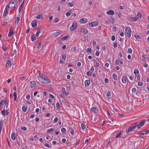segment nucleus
I'll use <instances>...</instances> for the list:
<instances>
[{"instance_id": "nucleus-53", "label": "nucleus", "mask_w": 149, "mask_h": 149, "mask_svg": "<svg viewBox=\"0 0 149 149\" xmlns=\"http://www.w3.org/2000/svg\"><path fill=\"white\" fill-rule=\"evenodd\" d=\"M86 74L88 76H91V74H92V73L91 72H90V71H88L87 72H86Z\"/></svg>"}, {"instance_id": "nucleus-24", "label": "nucleus", "mask_w": 149, "mask_h": 149, "mask_svg": "<svg viewBox=\"0 0 149 149\" xmlns=\"http://www.w3.org/2000/svg\"><path fill=\"white\" fill-rule=\"evenodd\" d=\"M37 23L36 22H34L32 23V26L33 28H36L37 26Z\"/></svg>"}, {"instance_id": "nucleus-58", "label": "nucleus", "mask_w": 149, "mask_h": 149, "mask_svg": "<svg viewBox=\"0 0 149 149\" xmlns=\"http://www.w3.org/2000/svg\"><path fill=\"white\" fill-rule=\"evenodd\" d=\"M143 85V83L142 82H139L138 83V86H142Z\"/></svg>"}, {"instance_id": "nucleus-43", "label": "nucleus", "mask_w": 149, "mask_h": 149, "mask_svg": "<svg viewBox=\"0 0 149 149\" xmlns=\"http://www.w3.org/2000/svg\"><path fill=\"white\" fill-rule=\"evenodd\" d=\"M93 85L94 86H96L97 84V82L96 81H92Z\"/></svg>"}, {"instance_id": "nucleus-64", "label": "nucleus", "mask_w": 149, "mask_h": 149, "mask_svg": "<svg viewBox=\"0 0 149 149\" xmlns=\"http://www.w3.org/2000/svg\"><path fill=\"white\" fill-rule=\"evenodd\" d=\"M116 27L114 26L112 28V31H116Z\"/></svg>"}, {"instance_id": "nucleus-46", "label": "nucleus", "mask_w": 149, "mask_h": 149, "mask_svg": "<svg viewBox=\"0 0 149 149\" xmlns=\"http://www.w3.org/2000/svg\"><path fill=\"white\" fill-rule=\"evenodd\" d=\"M68 4L69 5V6L71 7H72L74 6V4L73 3V2H72L71 3L69 2Z\"/></svg>"}, {"instance_id": "nucleus-13", "label": "nucleus", "mask_w": 149, "mask_h": 149, "mask_svg": "<svg viewBox=\"0 0 149 149\" xmlns=\"http://www.w3.org/2000/svg\"><path fill=\"white\" fill-rule=\"evenodd\" d=\"M88 21L87 19L85 18L81 19L79 21L80 23L81 24H84L86 23Z\"/></svg>"}, {"instance_id": "nucleus-56", "label": "nucleus", "mask_w": 149, "mask_h": 149, "mask_svg": "<svg viewBox=\"0 0 149 149\" xmlns=\"http://www.w3.org/2000/svg\"><path fill=\"white\" fill-rule=\"evenodd\" d=\"M132 92L136 93V90L135 88H133L132 89Z\"/></svg>"}, {"instance_id": "nucleus-35", "label": "nucleus", "mask_w": 149, "mask_h": 149, "mask_svg": "<svg viewBox=\"0 0 149 149\" xmlns=\"http://www.w3.org/2000/svg\"><path fill=\"white\" fill-rule=\"evenodd\" d=\"M61 131L62 133H65L66 130L65 128L63 127L61 129Z\"/></svg>"}, {"instance_id": "nucleus-55", "label": "nucleus", "mask_w": 149, "mask_h": 149, "mask_svg": "<svg viewBox=\"0 0 149 149\" xmlns=\"http://www.w3.org/2000/svg\"><path fill=\"white\" fill-rule=\"evenodd\" d=\"M95 55L97 56H99L100 55L99 52L98 51H96L95 54Z\"/></svg>"}, {"instance_id": "nucleus-18", "label": "nucleus", "mask_w": 149, "mask_h": 149, "mask_svg": "<svg viewBox=\"0 0 149 149\" xmlns=\"http://www.w3.org/2000/svg\"><path fill=\"white\" fill-rule=\"evenodd\" d=\"M69 95V93L66 92H63L61 94V96L62 97H64L65 96H67Z\"/></svg>"}, {"instance_id": "nucleus-63", "label": "nucleus", "mask_w": 149, "mask_h": 149, "mask_svg": "<svg viewBox=\"0 0 149 149\" xmlns=\"http://www.w3.org/2000/svg\"><path fill=\"white\" fill-rule=\"evenodd\" d=\"M60 20V19L59 18H56V19H55V23H57Z\"/></svg>"}, {"instance_id": "nucleus-49", "label": "nucleus", "mask_w": 149, "mask_h": 149, "mask_svg": "<svg viewBox=\"0 0 149 149\" xmlns=\"http://www.w3.org/2000/svg\"><path fill=\"white\" fill-rule=\"evenodd\" d=\"M68 38V36L66 35L64 36L62 38L63 40H65L67 39Z\"/></svg>"}, {"instance_id": "nucleus-57", "label": "nucleus", "mask_w": 149, "mask_h": 149, "mask_svg": "<svg viewBox=\"0 0 149 149\" xmlns=\"http://www.w3.org/2000/svg\"><path fill=\"white\" fill-rule=\"evenodd\" d=\"M41 45V43L40 42L39 43L37 47V48H38V49H39L40 48Z\"/></svg>"}, {"instance_id": "nucleus-2", "label": "nucleus", "mask_w": 149, "mask_h": 149, "mask_svg": "<svg viewBox=\"0 0 149 149\" xmlns=\"http://www.w3.org/2000/svg\"><path fill=\"white\" fill-rule=\"evenodd\" d=\"M38 79L40 81L43 83H49L50 82V80L46 77H44L42 76L38 77Z\"/></svg>"}, {"instance_id": "nucleus-1", "label": "nucleus", "mask_w": 149, "mask_h": 149, "mask_svg": "<svg viewBox=\"0 0 149 149\" xmlns=\"http://www.w3.org/2000/svg\"><path fill=\"white\" fill-rule=\"evenodd\" d=\"M135 125V126H131L129 127V128L126 131V133L127 134L129 132H131L135 129L138 125V123L136 122L135 123L132 124L131 126H133L134 125Z\"/></svg>"}, {"instance_id": "nucleus-44", "label": "nucleus", "mask_w": 149, "mask_h": 149, "mask_svg": "<svg viewBox=\"0 0 149 149\" xmlns=\"http://www.w3.org/2000/svg\"><path fill=\"white\" fill-rule=\"evenodd\" d=\"M56 107L58 109L60 108V105L59 103L57 102L56 104Z\"/></svg>"}, {"instance_id": "nucleus-59", "label": "nucleus", "mask_w": 149, "mask_h": 149, "mask_svg": "<svg viewBox=\"0 0 149 149\" xmlns=\"http://www.w3.org/2000/svg\"><path fill=\"white\" fill-rule=\"evenodd\" d=\"M117 13L118 14V13ZM118 15L119 17H121L122 15V13L120 12H119Z\"/></svg>"}, {"instance_id": "nucleus-6", "label": "nucleus", "mask_w": 149, "mask_h": 149, "mask_svg": "<svg viewBox=\"0 0 149 149\" xmlns=\"http://www.w3.org/2000/svg\"><path fill=\"white\" fill-rule=\"evenodd\" d=\"M15 4L16 3L14 1H11L8 5H9V8L13 9L15 7Z\"/></svg>"}, {"instance_id": "nucleus-62", "label": "nucleus", "mask_w": 149, "mask_h": 149, "mask_svg": "<svg viewBox=\"0 0 149 149\" xmlns=\"http://www.w3.org/2000/svg\"><path fill=\"white\" fill-rule=\"evenodd\" d=\"M4 103L5 104L6 108H8V102L6 101H5V102H4Z\"/></svg>"}, {"instance_id": "nucleus-52", "label": "nucleus", "mask_w": 149, "mask_h": 149, "mask_svg": "<svg viewBox=\"0 0 149 149\" xmlns=\"http://www.w3.org/2000/svg\"><path fill=\"white\" fill-rule=\"evenodd\" d=\"M111 22L112 24H113L114 23V21L115 20V19L114 17H111Z\"/></svg>"}, {"instance_id": "nucleus-36", "label": "nucleus", "mask_w": 149, "mask_h": 149, "mask_svg": "<svg viewBox=\"0 0 149 149\" xmlns=\"http://www.w3.org/2000/svg\"><path fill=\"white\" fill-rule=\"evenodd\" d=\"M22 109L24 111H25L27 109V107L26 106H23L22 107Z\"/></svg>"}, {"instance_id": "nucleus-22", "label": "nucleus", "mask_w": 149, "mask_h": 149, "mask_svg": "<svg viewBox=\"0 0 149 149\" xmlns=\"http://www.w3.org/2000/svg\"><path fill=\"white\" fill-rule=\"evenodd\" d=\"M36 18L38 19H43V17L42 15L40 14L37 16Z\"/></svg>"}, {"instance_id": "nucleus-14", "label": "nucleus", "mask_w": 149, "mask_h": 149, "mask_svg": "<svg viewBox=\"0 0 149 149\" xmlns=\"http://www.w3.org/2000/svg\"><path fill=\"white\" fill-rule=\"evenodd\" d=\"M107 14L108 15H113L114 14V11L113 10H110L107 11Z\"/></svg>"}, {"instance_id": "nucleus-12", "label": "nucleus", "mask_w": 149, "mask_h": 149, "mask_svg": "<svg viewBox=\"0 0 149 149\" xmlns=\"http://www.w3.org/2000/svg\"><path fill=\"white\" fill-rule=\"evenodd\" d=\"M98 24V22L96 21L92 22L90 24V25L91 27H93L97 25Z\"/></svg>"}, {"instance_id": "nucleus-37", "label": "nucleus", "mask_w": 149, "mask_h": 149, "mask_svg": "<svg viewBox=\"0 0 149 149\" xmlns=\"http://www.w3.org/2000/svg\"><path fill=\"white\" fill-rule=\"evenodd\" d=\"M106 95L107 96L109 97V98H110L111 96V93L110 92H108L106 94Z\"/></svg>"}, {"instance_id": "nucleus-60", "label": "nucleus", "mask_w": 149, "mask_h": 149, "mask_svg": "<svg viewBox=\"0 0 149 149\" xmlns=\"http://www.w3.org/2000/svg\"><path fill=\"white\" fill-rule=\"evenodd\" d=\"M40 33V31H38L36 34V36L37 37H38L39 36V33Z\"/></svg>"}, {"instance_id": "nucleus-54", "label": "nucleus", "mask_w": 149, "mask_h": 149, "mask_svg": "<svg viewBox=\"0 0 149 149\" xmlns=\"http://www.w3.org/2000/svg\"><path fill=\"white\" fill-rule=\"evenodd\" d=\"M6 64H8L10 65H11V63L10 60H8L6 61Z\"/></svg>"}, {"instance_id": "nucleus-19", "label": "nucleus", "mask_w": 149, "mask_h": 149, "mask_svg": "<svg viewBox=\"0 0 149 149\" xmlns=\"http://www.w3.org/2000/svg\"><path fill=\"white\" fill-rule=\"evenodd\" d=\"M128 19L134 22L136 21L137 20V18L133 17H128Z\"/></svg>"}, {"instance_id": "nucleus-25", "label": "nucleus", "mask_w": 149, "mask_h": 149, "mask_svg": "<svg viewBox=\"0 0 149 149\" xmlns=\"http://www.w3.org/2000/svg\"><path fill=\"white\" fill-rule=\"evenodd\" d=\"M31 38L32 42H34L36 39V37L34 34H32L31 36Z\"/></svg>"}, {"instance_id": "nucleus-50", "label": "nucleus", "mask_w": 149, "mask_h": 149, "mask_svg": "<svg viewBox=\"0 0 149 149\" xmlns=\"http://www.w3.org/2000/svg\"><path fill=\"white\" fill-rule=\"evenodd\" d=\"M19 79L22 81H23L26 79V77L25 76L20 77H19Z\"/></svg>"}, {"instance_id": "nucleus-31", "label": "nucleus", "mask_w": 149, "mask_h": 149, "mask_svg": "<svg viewBox=\"0 0 149 149\" xmlns=\"http://www.w3.org/2000/svg\"><path fill=\"white\" fill-rule=\"evenodd\" d=\"M113 77L115 80H116L117 78V76L116 74L114 73L113 74Z\"/></svg>"}, {"instance_id": "nucleus-4", "label": "nucleus", "mask_w": 149, "mask_h": 149, "mask_svg": "<svg viewBox=\"0 0 149 149\" xmlns=\"http://www.w3.org/2000/svg\"><path fill=\"white\" fill-rule=\"evenodd\" d=\"M77 27V23L76 22H74L70 28V30L71 31H72L76 29Z\"/></svg>"}, {"instance_id": "nucleus-33", "label": "nucleus", "mask_w": 149, "mask_h": 149, "mask_svg": "<svg viewBox=\"0 0 149 149\" xmlns=\"http://www.w3.org/2000/svg\"><path fill=\"white\" fill-rule=\"evenodd\" d=\"M58 120V117H56L54 118V120L53 121L54 123H57V122Z\"/></svg>"}, {"instance_id": "nucleus-16", "label": "nucleus", "mask_w": 149, "mask_h": 149, "mask_svg": "<svg viewBox=\"0 0 149 149\" xmlns=\"http://www.w3.org/2000/svg\"><path fill=\"white\" fill-rule=\"evenodd\" d=\"M66 56L65 55H63L62 56V58H61V59L60 61V63H63L66 59Z\"/></svg>"}, {"instance_id": "nucleus-5", "label": "nucleus", "mask_w": 149, "mask_h": 149, "mask_svg": "<svg viewBox=\"0 0 149 149\" xmlns=\"http://www.w3.org/2000/svg\"><path fill=\"white\" fill-rule=\"evenodd\" d=\"M13 31V28L11 26L10 28L9 32L8 34L9 37H10L12 35L14 34L15 32Z\"/></svg>"}, {"instance_id": "nucleus-42", "label": "nucleus", "mask_w": 149, "mask_h": 149, "mask_svg": "<svg viewBox=\"0 0 149 149\" xmlns=\"http://www.w3.org/2000/svg\"><path fill=\"white\" fill-rule=\"evenodd\" d=\"M19 17H17L15 21V23L18 24L19 23Z\"/></svg>"}, {"instance_id": "nucleus-23", "label": "nucleus", "mask_w": 149, "mask_h": 149, "mask_svg": "<svg viewBox=\"0 0 149 149\" xmlns=\"http://www.w3.org/2000/svg\"><path fill=\"white\" fill-rule=\"evenodd\" d=\"M137 17L136 18H137V19H141V13H140L139 12L136 15Z\"/></svg>"}, {"instance_id": "nucleus-40", "label": "nucleus", "mask_w": 149, "mask_h": 149, "mask_svg": "<svg viewBox=\"0 0 149 149\" xmlns=\"http://www.w3.org/2000/svg\"><path fill=\"white\" fill-rule=\"evenodd\" d=\"M81 127L82 129L84 130L86 128V125L83 124H81Z\"/></svg>"}, {"instance_id": "nucleus-21", "label": "nucleus", "mask_w": 149, "mask_h": 149, "mask_svg": "<svg viewBox=\"0 0 149 149\" xmlns=\"http://www.w3.org/2000/svg\"><path fill=\"white\" fill-rule=\"evenodd\" d=\"M127 77L125 76H123L122 78V81L124 84H125L126 82Z\"/></svg>"}, {"instance_id": "nucleus-26", "label": "nucleus", "mask_w": 149, "mask_h": 149, "mask_svg": "<svg viewBox=\"0 0 149 149\" xmlns=\"http://www.w3.org/2000/svg\"><path fill=\"white\" fill-rule=\"evenodd\" d=\"M69 131L70 132V133L72 135L73 134L74 132V131L72 129V127H69Z\"/></svg>"}, {"instance_id": "nucleus-7", "label": "nucleus", "mask_w": 149, "mask_h": 149, "mask_svg": "<svg viewBox=\"0 0 149 149\" xmlns=\"http://www.w3.org/2000/svg\"><path fill=\"white\" fill-rule=\"evenodd\" d=\"M9 5H7L6 7L4 12L3 14V16H6L7 15L8 13V8H9Z\"/></svg>"}, {"instance_id": "nucleus-51", "label": "nucleus", "mask_w": 149, "mask_h": 149, "mask_svg": "<svg viewBox=\"0 0 149 149\" xmlns=\"http://www.w3.org/2000/svg\"><path fill=\"white\" fill-rule=\"evenodd\" d=\"M121 132H120L117 134L116 136V138H117L119 137L120 136V135H121Z\"/></svg>"}, {"instance_id": "nucleus-15", "label": "nucleus", "mask_w": 149, "mask_h": 149, "mask_svg": "<svg viewBox=\"0 0 149 149\" xmlns=\"http://www.w3.org/2000/svg\"><path fill=\"white\" fill-rule=\"evenodd\" d=\"M17 136V135L14 132H13L11 134V138L13 140H14Z\"/></svg>"}, {"instance_id": "nucleus-30", "label": "nucleus", "mask_w": 149, "mask_h": 149, "mask_svg": "<svg viewBox=\"0 0 149 149\" xmlns=\"http://www.w3.org/2000/svg\"><path fill=\"white\" fill-rule=\"evenodd\" d=\"M13 95L14 96V101H16V99L17 98V93L16 92H15L13 93Z\"/></svg>"}, {"instance_id": "nucleus-20", "label": "nucleus", "mask_w": 149, "mask_h": 149, "mask_svg": "<svg viewBox=\"0 0 149 149\" xmlns=\"http://www.w3.org/2000/svg\"><path fill=\"white\" fill-rule=\"evenodd\" d=\"M90 81L89 80H87L85 81L84 84L86 86H88L90 84Z\"/></svg>"}, {"instance_id": "nucleus-11", "label": "nucleus", "mask_w": 149, "mask_h": 149, "mask_svg": "<svg viewBox=\"0 0 149 149\" xmlns=\"http://www.w3.org/2000/svg\"><path fill=\"white\" fill-rule=\"evenodd\" d=\"M145 121V120L144 119H143L142 120L140 123L139 124V125L138 124L137 125V127L138 129L140 128H141V127L143 126V125L144 124V122Z\"/></svg>"}, {"instance_id": "nucleus-10", "label": "nucleus", "mask_w": 149, "mask_h": 149, "mask_svg": "<svg viewBox=\"0 0 149 149\" xmlns=\"http://www.w3.org/2000/svg\"><path fill=\"white\" fill-rule=\"evenodd\" d=\"M30 84V86L31 88H35L36 86V83L34 81H31Z\"/></svg>"}, {"instance_id": "nucleus-39", "label": "nucleus", "mask_w": 149, "mask_h": 149, "mask_svg": "<svg viewBox=\"0 0 149 149\" xmlns=\"http://www.w3.org/2000/svg\"><path fill=\"white\" fill-rule=\"evenodd\" d=\"M71 14L70 11H69L66 13L65 15L67 17H69L70 16Z\"/></svg>"}, {"instance_id": "nucleus-8", "label": "nucleus", "mask_w": 149, "mask_h": 149, "mask_svg": "<svg viewBox=\"0 0 149 149\" xmlns=\"http://www.w3.org/2000/svg\"><path fill=\"white\" fill-rule=\"evenodd\" d=\"M98 111V110L97 107H92L90 110V112L94 113H97Z\"/></svg>"}, {"instance_id": "nucleus-61", "label": "nucleus", "mask_w": 149, "mask_h": 149, "mask_svg": "<svg viewBox=\"0 0 149 149\" xmlns=\"http://www.w3.org/2000/svg\"><path fill=\"white\" fill-rule=\"evenodd\" d=\"M128 52L130 53H131L132 52V51L131 48H129L128 49Z\"/></svg>"}, {"instance_id": "nucleus-17", "label": "nucleus", "mask_w": 149, "mask_h": 149, "mask_svg": "<svg viewBox=\"0 0 149 149\" xmlns=\"http://www.w3.org/2000/svg\"><path fill=\"white\" fill-rule=\"evenodd\" d=\"M81 32H82L84 34H86L88 32V31L86 29L83 28L81 29Z\"/></svg>"}, {"instance_id": "nucleus-38", "label": "nucleus", "mask_w": 149, "mask_h": 149, "mask_svg": "<svg viewBox=\"0 0 149 149\" xmlns=\"http://www.w3.org/2000/svg\"><path fill=\"white\" fill-rule=\"evenodd\" d=\"M44 146H45L47 147L48 148H51V146L50 145L48 144L47 143H45L44 144Z\"/></svg>"}, {"instance_id": "nucleus-9", "label": "nucleus", "mask_w": 149, "mask_h": 149, "mask_svg": "<svg viewBox=\"0 0 149 149\" xmlns=\"http://www.w3.org/2000/svg\"><path fill=\"white\" fill-rule=\"evenodd\" d=\"M1 113L4 116H5L6 115H7L9 113L8 112L7 110H6L5 109L2 111Z\"/></svg>"}, {"instance_id": "nucleus-27", "label": "nucleus", "mask_w": 149, "mask_h": 149, "mask_svg": "<svg viewBox=\"0 0 149 149\" xmlns=\"http://www.w3.org/2000/svg\"><path fill=\"white\" fill-rule=\"evenodd\" d=\"M3 122V121L2 120L0 121V132H1L2 129Z\"/></svg>"}, {"instance_id": "nucleus-3", "label": "nucleus", "mask_w": 149, "mask_h": 149, "mask_svg": "<svg viewBox=\"0 0 149 149\" xmlns=\"http://www.w3.org/2000/svg\"><path fill=\"white\" fill-rule=\"evenodd\" d=\"M131 29L130 27L127 26L125 29V35L128 38L131 37Z\"/></svg>"}, {"instance_id": "nucleus-48", "label": "nucleus", "mask_w": 149, "mask_h": 149, "mask_svg": "<svg viewBox=\"0 0 149 149\" xmlns=\"http://www.w3.org/2000/svg\"><path fill=\"white\" fill-rule=\"evenodd\" d=\"M134 37L136 38L141 39L140 36L139 35H134Z\"/></svg>"}, {"instance_id": "nucleus-45", "label": "nucleus", "mask_w": 149, "mask_h": 149, "mask_svg": "<svg viewBox=\"0 0 149 149\" xmlns=\"http://www.w3.org/2000/svg\"><path fill=\"white\" fill-rule=\"evenodd\" d=\"M145 134L144 133H141L140 134H138V135H139L141 137H143Z\"/></svg>"}, {"instance_id": "nucleus-28", "label": "nucleus", "mask_w": 149, "mask_h": 149, "mask_svg": "<svg viewBox=\"0 0 149 149\" xmlns=\"http://www.w3.org/2000/svg\"><path fill=\"white\" fill-rule=\"evenodd\" d=\"M134 73L135 74H137L139 73V71L137 69H135L134 70Z\"/></svg>"}, {"instance_id": "nucleus-47", "label": "nucleus", "mask_w": 149, "mask_h": 149, "mask_svg": "<svg viewBox=\"0 0 149 149\" xmlns=\"http://www.w3.org/2000/svg\"><path fill=\"white\" fill-rule=\"evenodd\" d=\"M22 5H21L20 6L19 8L18 11H19V13H20L21 12V11L22 9Z\"/></svg>"}, {"instance_id": "nucleus-32", "label": "nucleus", "mask_w": 149, "mask_h": 149, "mask_svg": "<svg viewBox=\"0 0 149 149\" xmlns=\"http://www.w3.org/2000/svg\"><path fill=\"white\" fill-rule=\"evenodd\" d=\"M55 129V128L53 127L47 130V132H50L51 131H54Z\"/></svg>"}, {"instance_id": "nucleus-41", "label": "nucleus", "mask_w": 149, "mask_h": 149, "mask_svg": "<svg viewBox=\"0 0 149 149\" xmlns=\"http://www.w3.org/2000/svg\"><path fill=\"white\" fill-rule=\"evenodd\" d=\"M86 52H91V49L90 48H88L86 49Z\"/></svg>"}, {"instance_id": "nucleus-34", "label": "nucleus", "mask_w": 149, "mask_h": 149, "mask_svg": "<svg viewBox=\"0 0 149 149\" xmlns=\"http://www.w3.org/2000/svg\"><path fill=\"white\" fill-rule=\"evenodd\" d=\"M4 102H5V100H2L0 102V107H2L3 104L4 103Z\"/></svg>"}, {"instance_id": "nucleus-29", "label": "nucleus", "mask_w": 149, "mask_h": 149, "mask_svg": "<svg viewBox=\"0 0 149 149\" xmlns=\"http://www.w3.org/2000/svg\"><path fill=\"white\" fill-rule=\"evenodd\" d=\"M61 33V32L60 31H56L54 33V34L55 35V36L57 37Z\"/></svg>"}]
</instances>
